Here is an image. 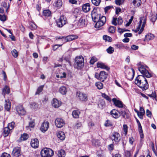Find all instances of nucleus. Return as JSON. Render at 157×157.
Listing matches in <instances>:
<instances>
[{
  "label": "nucleus",
  "mask_w": 157,
  "mask_h": 157,
  "mask_svg": "<svg viewBox=\"0 0 157 157\" xmlns=\"http://www.w3.org/2000/svg\"><path fill=\"white\" fill-rule=\"evenodd\" d=\"M138 68L139 71L143 75H138L135 79V83L143 90H146L149 86L147 80L144 76L147 78H150L151 77V75L143 65H140Z\"/></svg>",
  "instance_id": "nucleus-1"
},
{
  "label": "nucleus",
  "mask_w": 157,
  "mask_h": 157,
  "mask_svg": "<svg viewBox=\"0 0 157 157\" xmlns=\"http://www.w3.org/2000/svg\"><path fill=\"white\" fill-rule=\"evenodd\" d=\"M146 21V18L145 17H143L140 18L139 24L136 29V32L138 31L139 34H141L144 29Z\"/></svg>",
  "instance_id": "nucleus-2"
},
{
  "label": "nucleus",
  "mask_w": 157,
  "mask_h": 157,
  "mask_svg": "<svg viewBox=\"0 0 157 157\" xmlns=\"http://www.w3.org/2000/svg\"><path fill=\"white\" fill-rule=\"evenodd\" d=\"M84 66V59L82 56L76 57L75 59L74 67L78 69H80Z\"/></svg>",
  "instance_id": "nucleus-3"
},
{
  "label": "nucleus",
  "mask_w": 157,
  "mask_h": 157,
  "mask_svg": "<svg viewBox=\"0 0 157 157\" xmlns=\"http://www.w3.org/2000/svg\"><path fill=\"white\" fill-rule=\"evenodd\" d=\"M53 155V151L49 148H45L41 151V155L42 157H52Z\"/></svg>",
  "instance_id": "nucleus-4"
},
{
  "label": "nucleus",
  "mask_w": 157,
  "mask_h": 157,
  "mask_svg": "<svg viewBox=\"0 0 157 157\" xmlns=\"http://www.w3.org/2000/svg\"><path fill=\"white\" fill-rule=\"evenodd\" d=\"M111 139L113 143L117 144L121 140V136L120 134L117 132H113L111 137Z\"/></svg>",
  "instance_id": "nucleus-5"
},
{
  "label": "nucleus",
  "mask_w": 157,
  "mask_h": 157,
  "mask_svg": "<svg viewBox=\"0 0 157 157\" xmlns=\"http://www.w3.org/2000/svg\"><path fill=\"white\" fill-rule=\"evenodd\" d=\"M67 22V18L63 16H61L57 21V26L59 27H62Z\"/></svg>",
  "instance_id": "nucleus-6"
},
{
  "label": "nucleus",
  "mask_w": 157,
  "mask_h": 157,
  "mask_svg": "<svg viewBox=\"0 0 157 157\" xmlns=\"http://www.w3.org/2000/svg\"><path fill=\"white\" fill-rule=\"evenodd\" d=\"M106 21V17L104 16H101V19L97 21L95 25V27L96 28H99L102 26Z\"/></svg>",
  "instance_id": "nucleus-7"
},
{
  "label": "nucleus",
  "mask_w": 157,
  "mask_h": 157,
  "mask_svg": "<svg viewBox=\"0 0 157 157\" xmlns=\"http://www.w3.org/2000/svg\"><path fill=\"white\" fill-rule=\"evenodd\" d=\"M76 95L81 101H86L87 100L86 94L82 92L78 91L76 93Z\"/></svg>",
  "instance_id": "nucleus-8"
},
{
  "label": "nucleus",
  "mask_w": 157,
  "mask_h": 157,
  "mask_svg": "<svg viewBox=\"0 0 157 157\" xmlns=\"http://www.w3.org/2000/svg\"><path fill=\"white\" fill-rule=\"evenodd\" d=\"M55 123L56 126L59 128L62 127L65 124L64 121L60 118L56 119L55 120Z\"/></svg>",
  "instance_id": "nucleus-9"
},
{
  "label": "nucleus",
  "mask_w": 157,
  "mask_h": 157,
  "mask_svg": "<svg viewBox=\"0 0 157 157\" xmlns=\"http://www.w3.org/2000/svg\"><path fill=\"white\" fill-rule=\"evenodd\" d=\"M91 15L93 21L95 22H96L100 20L101 17L100 14H97L96 13L94 12V11L92 12Z\"/></svg>",
  "instance_id": "nucleus-10"
},
{
  "label": "nucleus",
  "mask_w": 157,
  "mask_h": 157,
  "mask_svg": "<svg viewBox=\"0 0 157 157\" xmlns=\"http://www.w3.org/2000/svg\"><path fill=\"white\" fill-rule=\"evenodd\" d=\"M78 36L75 35H71L67 36L66 37L63 38L64 43L72 41L77 39Z\"/></svg>",
  "instance_id": "nucleus-11"
},
{
  "label": "nucleus",
  "mask_w": 157,
  "mask_h": 157,
  "mask_svg": "<svg viewBox=\"0 0 157 157\" xmlns=\"http://www.w3.org/2000/svg\"><path fill=\"white\" fill-rule=\"evenodd\" d=\"M21 149L18 147H15L13 150L12 155L14 157H18L21 155Z\"/></svg>",
  "instance_id": "nucleus-12"
},
{
  "label": "nucleus",
  "mask_w": 157,
  "mask_h": 157,
  "mask_svg": "<svg viewBox=\"0 0 157 157\" xmlns=\"http://www.w3.org/2000/svg\"><path fill=\"white\" fill-rule=\"evenodd\" d=\"M16 111L18 114L20 115H23L25 114L26 111L21 105L18 106L16 107Z\"/></svg>",
  "instance_id": "nucleus-13"
},
{
  "label": "nucleus",
  "mask_w": 157,
  "mask_h": 157,
  "mask_svg": "<svg viewBox=\"0 0 157 157\" xmlns=\"http://www.w3.org/2000/svg\"><path fill=\"white\" fill-rule=\"evenodd\" d=\"M49 126V123L48 121H44L41 124L40 129L43 132L47 130Z\"/></svg>",
  "instance_id": "nucleus-14"
},
{
  "label": "nucleus",
  "mask_w": 157,
  "mask_h": 157,
  "mask_svg": "<svg viewBox=\"0 0 157 157\" xmlns=\"http://www.w3.org/2000/svg\"><path fill=\"white\" fill-rule=\"evenodd\" d=\"M86 25L85 19L83 17H81L77 23L78 26L81 28L85 26Z\"/></svg>",
  "instance_id": "nucleus-15"
},
{
  "label": "nucleus",
  "mask_w": 157,
  "mask_h": 157,
  "mask_svg": "<svg viewBox=\"0 0 157 157\" xmlns=\"http://www.w3.org/2000/svg\"><path fill=\"white\" fill-rule=\"evenodd\" d=\"M35 120L34 119L31 118L30 121L29 123V125L26 127V129L27 130H31L30 128H33L35 126Z\"/></svg>",
  "instance_id": "nucleus-16"
},
{
  "label": "nucleus",
  "mask_w": 157,
  "mask_h": 157,
  "mask_svg": "<svg viewBox=\"0 0 157 157\" xmlns=\"http://www.w3.org/2000/svg\"><path fill=\"white\" fill-rule=\"evenodd\" d=\"M31 145L34 148H37L39 145V141L37 139H32L31 142Z\"/></svg>",
  "instance_id": "nucleus-17"
},
{
  "label": "nucleus",
  "mask_w": 157,
  "mask_h": 157,
  "mask_svg": "<svg viewBox=\"0 0 157 157\" xmlns=\"http://www.w3.org/2000/svg\"><path fill=\"white\" fill-rule=\"evenodd\" d=\"M52 106L55 108H58L61 105V102L56 98H54L52 101Z\"/></svg>",
  "instance_id": "nucleus-18"
},
{
  "label": "nucleus",
  "mask_w": 157,
  "mask_h": 157,
  "mask_svg": "<svg viewBox=\"0 0 157 157\" xmlns=\"http://www.w3.org/2000/svg\"><path fill=\"white\" fill-rule=\"evenodd\" d=\"M107 77V74L105 71H101L99 74V80L102 81H104Z\"/></svg>",
  "instance_id": "nucleus-19"
},
{
  "label": "nucleus",
  "mask_w": 157,
  "mask_h": 157,
  "mask_svg": "<svg viewBox=\"0 0 157 157\" xmlns=\"http://www.w3.org/2000/svg\"><path fill=\"white\" fill-rule=\"evenodd\" d=\"M111 115L115 118H117L120 117L119 112L115 109H113L110 112Z\"/></svg>",
  "instance_id": "nucleus-20"
},
{
  "label": "nucleus",
  "mask_w": 157,
  "mask_h": 157,
  "mask_svg": "<svg viewBox=\"0 0 157 157\" xmlns=\"http://www.w3.org/2000/svg\"><path fill=\"white\" fill-rule=\"evenodd\" d=\"M82 9L83 11L87 13L89 12L90 10V5L89 3H86L83 5L82 7Z\"/></svg>",
  "instance_id": "nucleus-21"
},
{
  "label": "nucleus",
  "mask_w": 157,
  "mask_h": 157,
  "mask_svg": "<svg viewBox=\"0 0 157 157\" xmlns=\"http://www.w3.org/2000/svg\"><path fill=\"white\" fill-rule=\"evenodd\" d=\"M112 101L116 106L119 108L123 107L121 101L117 100L115 98H113L112 99Z\"/></svg>",
  "instance_id": "nucleus-22"
},
{
  "label": "nucleus",
  "mask_w": 157,
  "mask_h": 157,
  "mask_svg": "<svg viewBox=\"0 0 157 157\" xmlns=\"http://www.w3.org/2000/svg\"><path fill=\"white\" fill-rule=\"evenodd\" d=\"M11 106V104L10 101L9 100H6L5 101V108L7 111L10 110Z\"/></svg>",
  "instance_id": "nucleus-23"
},
{
  "label": "nucleus",
  "mask_w": 157,
  "mask_h": 157,
  "mask_svg": "<svg viewBox=\"0 0 157 157\" xmlns=\"http://www.w3.org/2000/svg\"><path fill=\"white\" fill-rule=\"evenodd\" d=\"M58 137L61 140H64L65 137L64 132L62 131H59L57 134Z\"/></svg>",
  "instance_id": "nucleus-24"
},
{
  "label": "nucleus",
  "mask_w": 157,
  "mask_h": 157,
  "mask_svg": "<svg viewBox=\"0 0 157 157\" xmlns=\"http://www.w3.org/2000/svg\"><path fill=\"white\" fill-rule=\"evenodd\" d=\"M157 18L156 14L154 12V13H151L150 15V19L153 22L155 21Z\"/></svg>",
  "instance_id": "nucleus-25"
},
{
  "label": "nucleus",
  "mask_w": 157,
  "mask_h": 157,
  "mask_svg": "<svg viewBox=\"0 0 157 157\" xmlns=\"http://www.w3.org/2000/svg\"><path fill=\"white\" fill-rule=\"evenodd\" d=\"M154 38V36L153 34L151 33L148 34L145 36L144 41H149L153 40Z\"/></svg>",
  "instance_id": "nucleus-26"
},
{
  "label": "nucleus",
  "mask_w": 157,
  "mask_h": 157,
  "mask_svg": "<svg viewBox=\"0 0 157 157\" xmlns=\"http://www.w3.org/2000/svg\"><path fill=\"white\" fill-rule=\"evenodd\" d=\"M67 90V88L64 86L61 87L59 90V92L63 95L66 94Z\"/></svg>",
  "instance_id": "nucleus-27"
},
{
  "label": "nucleus",
  "mask_w": 157,
  "mask_h": 157,
  "mask_svg": "<svg viewBox=\"0 0 157 157\" xmlns=\"http://www.w3.org/2000/svg\"><path fill=\"white\" fill-rule=\"evenodd\" d=\"M11 130L8 128V127H6L3 129V134L4 136L6 137L8 136L10 133Z\"/></svg>",
  "instance_id": "nucleus-28"
},
{
  "label": "nucleus",
  "mask_w": 157,
  "mask_h": 157,
  "mask_svg": "<svg viewBox=\"0 0 157 157\" xmlns=\"http://www.w3.org/2000/svg\"><path fill=\"white\" fill-rule=\"evenodd\" d=\"M97 66L98 67H100L107 70H108L109 69L108 67L102 63H97Z\"/></svg>",
  "instance_id": "nucleus-29"
},
{
  "label": "nucleus",
  "mask_w": 157,
  "mask_h": 157,
  "mask_svg": "<svg viewBox=\"0 0 157 157\" xmlns=\"http://www.w3.org/2000/svg\"><path fill=\"white\" fill-rule=\"evenodd\" d=\"M80 112L78 110H74L73 111L72 115L74 118H78L79 117Z\"/></svg>",
  "instance_id": "nucleus-30"
},
{
  "label": "nucleus",
  "mask_w": 157,
  "mask_h": 157,
  "mask_svg": "<svg viewBox=\"0 0 157 157\" xmlns=\"http://www.w3.org/2000/svg\"><path fill=\"white\" fill-rule=\"evenodd\" d=\"M58 155L59 157H65L66 156V153L63 150H60L58 151Z\"/></svg>",
  "instance_id": "nucleus-31"
},
{
  "label": "nucleus",
  "mask_w": 157,
  "mask_h": 157,
  "mask_svg": "<svg viewBox=\"0 0 157 157\" xmlns=\"http://www.w3.org/2000/svg\"><path fill=\"white\" fill-rule=\"evenodd\" d=\"M10 92V90L9 87L7 86H4L2 90V94H9Z\"/></svg>",
  "instance_id": "nucleus-32"
},
{
  "label": "nucleus",
  "mask_w": 157,
  "mask_h": 157,
  "mask_svg": "<svg viewBox=\"0 0 157 157\" xmlns=\"http://www.w3.org/2000/svg\"><path fill=\"white\" fill-rule=\"evenodd\" d=\"M63 3L61 0H57L54 3V6L58 8H60L62 5Z\"/></svg>",
  "instance_id": "nucleus-33"
},
{
  "label": "nucleus",
  "mask_w": 157,
  "mask_h": 157,
  "mask_svg": "<svg viewBox=\"0 0 157 157\" xmlns=\"http://www.w3.org/2000/svg\"><path fill=\"white\" fill-rule=\"evenodd\" d=\"M132 3L134 6L138 7L141 5V0H134Z\"/></svg>",
  "instance_id": "nucleus-34"
},
{
  "label": "nucleus",
  "mask_w": 157,
  "mask_h": 157,
  "mask_svg": "<svg viewBox=\"0 0 157 157\" xmlns=\"http://www.w3.org/2000/svg\"><path fill=\"white\" fill-rule=\"evenodd\" d=\"M51 12L48 10H44L43 11V15L45 17H49L51 16Z\"/></svg>",
  "instance_id": "nucleus-35"
},
{
  "label": "nucleus",
  "mask_w": 157,
  "mask_h": 157,
  "mask_svg": "<svg viewBox=\"0 0 157 157\" xmlns=\"http://www.w3.org/2000/svg\"><path fill=\"white\" fill-rule=\"evenodd\" d=\"M28 137V135L26 133H25L21 135L20 137V139L21 140H27Z\"/></svg>",
  "instance_id": "nucleus-36"
},
{
  "label": "nucleus",
  "mask_w": 157,
  "mask_h": 157,
  "mask_svg": "<svg viewBox=\"0 0 157 157\" xmlns=\"http://www.w3.org/2000/svg\"><path fill=\"white\" fill-rule=\"evenodd\" d=\"M30 28L32 30H34L36 28V24L33 22H29Z\"/></svg>",
  "instance_id": "nucleus-37"
},
{
  "label": "nucleus",
  "mask_w": 157,
  "mask_h": 157,
  "mask_svg": "<svg viewBox=\"0 0 157 157\" xmlns=\"http://www.w3.org/2000/svg\"><path fill=\"white\" fill-rule=\"evenodd\" d=\"M91 1L92 3L94 5L98 6L99 5L101 2V0H91Z\"/></svg>",
  "instance_id": "nucleus-38"
},
{
  "label": "nucleus",
  "mask_w": 157,
  "mask_h": 157,
  "mask_svg": "<svg viewBox=\"0 0 157 157\" xmlns=\"http://www.w3.org/2000/svg\"><path fill=\"white\" fill-rule=\"evenodd\" d=\"M101 96L107 100L109 101L110 102L111 101V98L107 95L105 93H102Z\"/></svg>",
  "instance_id": "nucleus-39"
},
{
  "label": "nucleus",
  "mask_w": 157,
  "mask_h": 157,
  "mask_svg": "<svg viewBox=\"0 0 157 157\" xmlns=\"http://www.w3.org/2000/svg\"><path fill=\"white\" fill-rule=\"evenodd\" d=\"M97 88L99 89H101L103 87V84L100 82H98L95 84Z\"/></svg>",
  "instance_id": "nucleus-40"
},
{
  "label": "nucleus",
  "mask_w": 157,
  "mask_h": 157,
  "mask_svg": "<svg viewBox=\"0 0 157 157\" xmlns=\"http://www.w3.org/2000/svg\"><path fill=\"white\" fill-rule=\"evenodd\" d=\"M103 39L104 40L107 41L109 42L112 41V38L110 36L107 35H104L103 36Z\"/></svg>",
  "instance_id": "nucleus-41"
},
{
  "label": "nucleus",
  "mask_w": 157,
  "mask_h": 157,
  "mask_svg": "<svg viewBox=\"0 0 157 157\" xmlns=\"http://www.w3.org/2000/svg\"><path fill=\"white\" fill-rule=\"evenodd\" d=\"M44 87V86H39L37 89L36 92V93L35 94L36 95L39 94V93L42 92L43 90Z\"/></svg>",
  "instance_id": "nucleus-42"
},
{
  "label": "nucleus",
  "mask_w": 157,
  "mask_h": 157,
  "mask_svg": "<svg viewBox=\"0 0 157 157\" xmlns=\"http://www.w3.org/2000/svg\"><path fill=\"white\" fill-rule=\"evenodd\" d=\"M15 123L14 122H11L8 124L7 127H8L11 130L13 129L14 127Z\"/></svg>",
  "instance_id": "nucleus-43"
},
{
  "label": "nucleus",
  "mask_w": 157,
  "mask_h": 157,
  "mask_svg": "<svg viewBox=\"0 0 157 157\" xmlns=\"http://www.w3.org/2000/svg\"><path fill=\"white\" fill-rule=\"evenodd\" d=\"M11 53L13 56L14 58H16L18 56V52L16 49H13L11 52Z\"/></svg>",
  "instance_id": "nucleus-44"
},
{
  "label": "nucleus",
  "mask_w": 157,
  "mask_h": 157,
  "mask_svg": "<svg viewBox=\"0 0 157 157\" xmlns=\"http://www.w3.org/2000/svg\"><path fill=\"white\" fill-rule=\"evenodd\" d=\"M98 157H105V154L102 151H99L97 154Z\"/></svg>",
  "instance_id": "nucleus-45"
},
{
  "label": "nucleus",
  "mask_w": 157,
  "mask_h": 157,
  "mask_svg": "<svg viewBox=\"0 0 157 157\" xmlns=\"http://www.w3.org/2000/svg\"><path fill=\"white\" fill-rule=\"evenodd\" d=\"M98 59L95 57L93 56L91 58L90 60V63L91 64H93Z\"/></svg>",
  "instance_id": "nucleus-46"
},
{
  "label": "nucleus",
  "mask_w": 157,
  "mask_h": 157,
  "mask_svg": "<svg viewBox=\"0 0 157 157\" xmlns=\"http://www.w3.org/2000/svg\"><path fill=\"white\" fill-rule=\"evenodd\" d=\"M107 52L109 54H112L114 51V48L113 47L110 46L106 49Z\"/></svg>",
  "instance_id": "nucleus-47"
},
{
  "label": "nucleus",
  "mask_w": 157,
  "mask_h": 157,
  "mask_svg": "<svg viewBox=\"0 0 157 157\" xmlns=\"http://www.w3.org/2000/svg\"><path fill=\"white\" fill-rule=\"evenodd\" d=\"M116 27L114 26H110L109 29V32L111 33H113L115 32Z\"/></svg>",
  "instance_id": "nucleus-48"
},
{
  "label": "nucleus",
  "mask_w": 157,
  "mask_h": 157,
  "mask_svg": "<svg viewBox=\"0 0 157 157\" xmlns=\"http://www.w3.org/2000/svg\"><path fill=\"white\" fill-rule=\"evenodd\" d=\"M92 144L93 145L96 146H98L100 145V143L98 140H93L92 141Z\"/></svg>",
  "instance_id": "nucleus-49"
},
{
  "label": "nucleus",
  "mask_w": 157,
  "mask_h": 157,
  "mask_svg": "<svg viewBox=\"0 0 157 157\" xmlns=\"http://www.w3.org/2000/svg\"><path fill=\"white\" fill-rule=\"evenodd\" d=\"M138 130H139L140 134V137L142 139L144 138V135L143 133L142 128H139Z\"/></svg>",
  "instance_id": "nucleus-50"
},
{
  "label": "nucleus",
  "mask_w": 157,
  "mask_h": 157,
  "mask_svg": "<svg viewBox=\"0 0 157 157\" xmlns=\"http://www.w3.org/2000/svg\"><path fill=\"white\" fill-rule=\"evenodd\" d=\"M117 24L118 25H121L123 22V20L122 18L121 17H118L117 19Z\"/></svg>",
  "instance_id": "nucleus-51"
},
{
  "label": "nucleus",
  "mask_w": 157,
  "mask_h": 157,
  "mask_svg": "<svg viewBox=\"0 0 157 157\" xmlns=\"http://www.w3.org/2000/svg\"><path fill=\"white\" fill-rule=\"evenodd\" d=\"M117 18L116 17H113L112 21V23L113 25L116 26L117 25Z\"/></svg>",
  "instance_id": "nucleus-52"
},
{
  "label": "nucleus",
  "mask_w": 157,
  "mask_h": 157,
  "mask_svg": "<svg viewBox=\"0 0 157 157\" xmlns=\"http://www.w3.org/2000/svg\"><path fill=\"white\" fill-rule=\"evenodd\" d=\"M31 107L32 108L35 109L37 108L38 107V104L35 103H33L31 104Z\"/></svg>",
  "instance_id": "nucleus-53"
},
{
  "label": "nucleus",
  "mask_w": 157,
  "mask_h": 157,
  "mask_svg": "<svg viewBox=\"0 0 157 157\" xmlns=\"http://www.w3.org/2000/svg\"><path fill=\"white\" fill-rule=\"evenodd\" d=\"M123 130L124 132V134L126 135L128 132V126L126 124H124L123 126Z\"/></svg>",
  "instance_id": "nucleus-54"
},
{
  "label": "nucleus",
  "mask_w": 157,
  "mask_h": 157,
  "mask_svg": "<svg viewBox=\"0 0 157 157\" xmlns=\"http://www.w3.org/2000/svg\"><path fill=\"white\" fill-rule=\"evenodd\" d=\"M105 125L106 127H109L112 126L111 122L109 120H107L105 124Z\"/></svg>",
  "instance_id": "nucleus-55"
},
{
  "label": "nucleus",
  "mask_w": 157,
  "mask_h": 157,
  "mask_svg": "<svg viewBox=\"0 0 157 157\" xmlns=\"http://www.w3.org/2000/svg\"><path fill=\"white\" fill-rule=\"evenodd\" d=\"M6 20V17L4 15H1L0 14V20L2 21H4Z\"/></svg>",
  "instance_id": "nucleus-56"
},
{
  "label": "nucleus",
  "mask_w": 157,
  "mask_h": 157,
  "mask_svg": "<svg viewBox=\"0 0 157 157\" xmlns=\"http://www.w3.org/2000/svg\"><path fill=\"white\" fill-rule=\"evenodd\" d=\"M144 114L145 113L142 112H139V113L137 115L139 118L142 120L143 118V116L144 115Z\"/></svg>",
  "instance_id": "nucleus-57"
},
{
  "label": "nucleus",
  "mask_w": 157,
  "mask_h": 157,
  "mask_svg": "<svg viewBox=\"0 0 157 157\" xmlns=\"http://www.w3.org/2000/svg\"><path fill=\"white\" fill-rule=\"evenodd\" d=\"M0 157H11V156L9 154L7 153L4 152L2 154Z\"/></svg>",
  "instance_id": "nucleus-58"
},
{
  "label": "nucleus",
  "mask_w": 157,
  "mask_h": 157,
  "mask_svg": "<svg viewBox=\"0 0 157 157\" xmlns=\"http://www.w3.org/2000/svg\"><path fill=\"white\" fill-rule=\"evenodd\" d=\"M2 5L3 7L6 8V12H7L9 8L10 5H8V7H6L7 4L5 2H3Z\"/></svg>",
  "instance_id": "nucleus-59"
},
{
  "label": "nucleus",
  "mask_w": 157,
  "mask_h": 157,
  "mask_svg": "<svg viewBox=\"0 0 157 157\" xmlns=\"http://www.w3.org/2000/svg\"><path fill=\"white\" fill-rule=\"evenodd\" d=\"M115 2L117 5L120 6L122 4L123 1L122 0H115Z\"/></svg>",
  "instance_id": "nucleus-60"
},
{
  "label": "nucleus",
  "mask_w": 157,
  "mask_h": 157,
  "mask_svg": "<svg viewBox=\"0 0 157 157\" xmlns=\"http://www.w3.org/2000/svg\"><path fill=\"white\" fill-rule=\"evenodd\" d=\"M119 114L120 116V115H121L123 117H124L126 115V112L124 110H122L121 111L119 112Z\"/></svg>",
  "instance_id": "nucleus-61"
},
{
  "label": "nucleus",
  "mask_w": 157,
  "mask_h": 157,
  "mask_svg": "<svg viewBox=\"0 0 157 157\" xmlns=\"http://www.w3.org/2000/svg\"><path fill=\"white\" fill-rule=\"evenodd\" d=\"M146 114L147 116L149 117H151V113L148 109H147L146 111Z\"/></svg>",
  "instance_id": "nucleus-62"
},
{
  "label": "nucleus",
  "mask_w": 157,
  "mask_h": 157,
  "mask_svg": "<svg viewBox=\"0 0 157 157\" xmlns=\"http://www.w3.org/2000/svg\"><path fill=\"white\" fill-rule=\"evenodd\" d=\"M114 148V145L112 144L108 146V149L109 150L111 151L113 150Z\"/></svg>",
  "instance_id": "nucleus-63"
},
{
  "label": "nucleus",
  "mask_w": 157,
  "mask_h": 157,
  "mask_svg": "<svg viewBox=\"0 0 157 157\" xmlns=\"http://www.w3.org/2000/svg\"><path fill=\"white\" fill-rule=\"evenodd\" d=\"M60 78H65L66 77V74L64 72H63L62 73L60 74Z\"/></svg>",
  "instance_id": "nucleus-64"
}]
</instances>
